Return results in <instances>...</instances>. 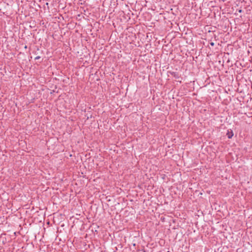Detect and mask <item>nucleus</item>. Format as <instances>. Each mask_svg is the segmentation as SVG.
<instances>
[{
    "label": "nucleus",
    "mask_w": 252,
    "mask_h": 252,
    "mask_svg": "<svg viewBox=\"0 0 252 252\" xmlns=\"http://www.w3.org/2000/svg\"><path fill=\"white\" fill-rule=\"evenodd\" d=\"M226 135L229 139H230L233 136V132L232 130H228Z\"/></svg>",
    "instance_id": "1"
},
{
    "label": "nucleus",
    "mask_w": 252,
    "mask_h": 252,
    "mask_svg": "<svg viewBox=\"0 0 252 252\" xmlns=\"http://www.w3.org/2000/svg\"><path fill=\"white\" fill-rule=\"evenodd\" d=\"M170 74L175 78V79H179L180 77V76L178 74V73L176 72H170Z\"/></svg>",
    "instance_id": "2"
},
{
    "label": "nucleus",
    "mask_w": 252,
    "mask_h": 252,
    "mask_svg": "<svg viewBox=\"0 0 252 252\" xmlns=\"http://www.w3.org/2000/svg\"><path fill=\"white\" fill-rule=\"evenodd\" d=\"M40 58V56H37L35 58V60H38Z\"/></svg>",
    "instance_id": "3"
},
{
    "label": "nucleus",
    "mask_w": 252,
    "mask_h": 252,
    "mask_svg": "<svg viewBox=\"0 0 252 252\" xmlns=\"http://www.w3.org/2000/svg\"><path fill=\"white\" fill-rule=\"evenodd\" d=\"M210 45H211L212 46H214V42H211V43H210Z\"/></svg>",
    "instance_id": "4"
}]
</instances>
